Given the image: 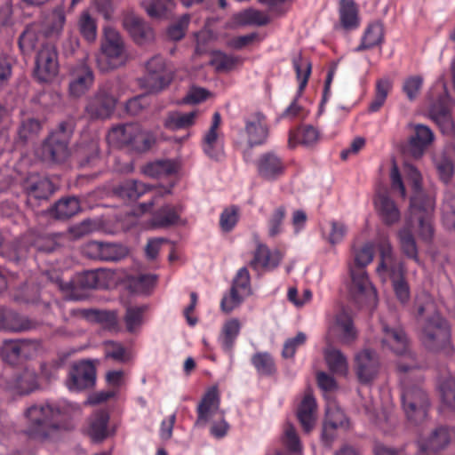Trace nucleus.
<instances>
[{"instance_id":"obj_1","label":"nucleus","mask_w":455,"mask_h":455,"mask_svg":"<svg viewBox=\"0 0 455 455\" xmlns=\"http://www.w3.org/2000/svg\"><path fill=\"white\" fill-rule=\"evenodd\" d=\"M80 414V406L66 399L34 404L25 411L28 424L24 433L31 439L43 441L57 430L72 429Z\"/></svg>"},{"instance_id":"obj_2","label":"nucleus","mask_w":455,"mask_h":455,"mask_svg":"<svg viewBox=\"0 0 455 455\" xmlns=\"http://www.w3.org/2000/svg\"><path fill=\"white\" fill-rule=\"evenodd\" d=\"M354 261L349 265L352 278L351 295L361 305H368L374 307L377 305V291L370 282L365 267L369 265L374 257V246L365 243L359 249H354Z\"/></svg>"},{"instance_id":"obj_3","label":"nucleus","mask_w":455,"mask_h":455,"mask_svg":"<svg viewBox=\"0 0 455 455\" xmlns=\"http://www.w3.org/2000/svg\"><path fill=\"white\" fill-rule=\"evenodd\" d=\"M404 171L412 183L414 194L411 198V220L416 219L420 227L419 235L428 239L433 233V212L435 199L421 190V174L411 164H405Z\"/></svg>"},{"instance_id":"obj_4","label":"nucleus","mask_w":455,"mask_h":455,"mask_svg":"<svg viewBox=\"0 0 455 455\" xmlns=\"http://www.w3.org/2000/svg\"><path fill=\"white\" fill-rule=\"evenodd\" d=\"M379 251L380 260L376 269L378 275L383 281L391 279L397 299L401 303H406L410 299V288L404 278L403 264L395 257L393 247L387 239L380 241Z\"/></svg>"},{"instance_id":"obj_5","label":"nucleus","mask_w":455,"mask_h":455,"mask_svg":"<svg viewBox=\"0 0 455 455\" xmlns=\"http://www.w3.org/2000/svg\"><path fill=\"white\" fill-rule=\"evenodd\" d=\"M432 313L422 323L420 339L430 350H440L450 344V330L444 319L435 311L434 303L428 295H425V304L418 305V314Z\"/></svg>"},{"instance_id":"obj_6","label":"nucleus","mask_w":455,"mask_h":455,"mask_svg":"<svg viewBox=\"0 0 455 455\" xmlns=\"http://www.w3.org/2000/svg\"><path fill=\"white\" fill-rule=\"evenodd\" d=\"M108 141L118 148L126 147L135 152L148 151L155 140L138 124H126L113 127L108 134Z\"/></svg>"},{"instance_id":"obj_7","label":"nucleus","mask_w":455,"mask_h":455,"mask_svg":"<svg viewBox=\"0 0 455 455\" xmlns=\"http://www.w3.org/2000/svg\"><path fill=\"white\" fill-rule=\"evenodd\" d=\"M75 128L71 120L63 121L44 140L41 147L43 160L53 163L64 162L68 155V143Z\"/></svg>"},{"instance_id":"obj_8","label":"nucleus","mask_w":455,"mask_h":455,"mask_svg":"<svg viewBox=\"0 0 455 455\" xmlns=\"http://www.w3.org/2000/svg\"><path fill=\"white\" fill-rule=\"evenodd\" d=\"M383 337L381 343L395 355L407 360V363L398 362L397 370L400 373H406L418 367L414 354L411 353L406 334L401 329L389 328L382 323Z\"/></svg>"},{"instance_id":"obj_9","label":"nucleus","mask_w":455,"mask_h":455,"mask_svg":"<svg viewBox=\"0 0 455 455\" xmlns=\"http://www.w3.org/2000/svg\"><path fill=\"white\" fill-rule=\"evenodd\" d=\"M293 69L296 74V79L299 83L298 90L293 100L282 113V118H305L307 111L304 107L298 103L299 99L302 96L312 72V64L307 58L301 53L294 55L291 59Z\"/></svg>"},{"instance_id":"obj_10","label":"nucleus","mask_w":455,"mask_h":455,"mask_svg":"<svg viewBox=\"0 0 455 455\" xmlns=\"http://www.w3.org/2000/svg\"><path fill=\"white\" fill-rule=\"evenodd\" d=\"M402 404L409 420L419 422L426 418L428 407L427 394L419 384L411 385L406 377L401 378Z\"/></svg>"},{"instance_id":"obj_11","label":"nucleus","mask_w":455,"mask_h":455,"mask_svg":"<svg viewBox=\"0 0 455 455\" xmlns=\"http://www.w3.org/2000/svg\"><path fill=\"white\" fill-rule=\"evenodd\" d=\"M146 73L142 78V86L153 93L165 90L173 79V71L168 68L164 58L160 55L152 57L146 63Z\"/></svg>"},{"instance_id":"obj_12","label":"nucleus","mask_w":455,"mask_h":455,"mask_svg":"<svg viewBox=\"0 0 455 455\" xmlns=\"http://www.w3.org/2000/svg\"><path fill=\"white\" fill-rule=\"evenodd\" d=\"M113 92L114 84L107 82L99 87L92 97L88 99L85 113L91 119H107L111 116L117 102Z\"/></svg>"},{"instance_id":"obj_13","label":"nucleus","mask_w":455,"mask_h":455,"mask_svg":"<svg viewBox=\"0 0 455 455\" xmlns=\"http://www.w3.org/2000/svg\"><path fill=\"white\" fill-rule=\"evenodd\" d=\"M251 293V276L246 267H241L235 274L228 294L220 301V308L228 314L238 307Z\"/></svg>"},{"instance_id":"obj_14","label":"nucleus","mask_w":455,"mask_h":455,"mask_svg":"<svg viewBox=\"0 0 455 455\" xmlns=\"http://www.w3.org/2000/svg\"><path fill=\"white\" fill-rule=\"evenodd\" d=\"M324 360L332 373L341 371V315L337 314L325 337Z\"/></svg>"},{"instance_id":"obj_15","label":"nucleus","mask_w":455,"mask_h":455,"mask_svg":"<svg viewBox=\"0 0 455 455\" xmlns=\"http://www.w3.org/2000/svg\"><path fill=\"white\" fill-rule=\"evenodd\" d=\"M221 116L219 112H215L210 128L203 136L201 148L203 152L211 160L220 162L225 156V140L224 134L220 132Z\"/></svg>"},{"instance_id":"obj_16","label":"nucleus","mask_w":455,"mask_h":455,"mask_svg":"<svg viewBox=\"0 0 455 455\" xmlns=\"http://www.w3.org/2000/svg\"><path fill=\"white\" fill-rule=\"evenodd\" d=\"M127 247L109 242L89 241L83 247V253L91 259L119 261L128 255Z\"/></svg>"},{"instance_id":"obj_17","label":"nucleus","mask_w":455,"mask_h":455,"mask_svg":"<svg viewBox=\"0 0 455 455\" xmlns=\"http://www.w3.org/2000/svg\"><path fill=\"white\" fill-rule=\"evenodd\" d=\"M96 368L88 360L74 363L68 372L66 386L70 391H82L94 386Z\"/></svg>"},{"instance_id":"obj_18","label":"nucleus","mask_w":455,"mask_h":455,"mask_svg":"<svg viewBox=\"0 0 455 455\" xmlns=\"http://www.w3.org/2000/svg\"><path fill=\"white\" fill-rule=\"evenodd\" d=\"M453 105L452 100L447 94H443L429 107L430 119L438 125L443 134L451 135L455 132V123L451 116Z\"/></svg>"},{"instance_id":"obj_19","label":"nucleus","mask_w":455,"mask_h":455,"mask_svg":"<svg viewBox=\"0 0 455 455\" xmlns=\"http://www.w3.org/2000/svg\"><path fill=\"white\" fill-rule=\"evenodd\" d=\"M59 72L57 52L53 45L46 44L37 52L35 76L40 82L52 81Z\"/></svg>"},{"instance_id":"obj_20","label":"nucleus","mask_w":455,"mask_h":455,"mask_svg":"<svg viewBox=\"0 0 455 455\" xmlns=\"http://www.w3.org/2000/svg\"><path fill=\"white\" fill-rule=\"evenodd\" d=\"M60 237L59 234L29 231L19 240V248L27 250L26 256L32 249L37 252L49 253L60 247Z\"/></svg>"},{"instance_id":"obj_21","label":"nucleus","mask_w":455,"mask_h":455,"mask_svg":"<svg viewBox=\"0 0 455 455\" xmlns=\"http://www.w3.org/2000/svg\"><path fill=\"white\" fill-rule=\"evenodd\" d=\"M244 131L251 148L265 144L269 135V126L266 116L261 112L250 115L244 120Z\"/></svg>"},{"instance_id":"obj_22","label":"nucleus","mask_w":455,"mask_h":455,"mask_svg":"<svg viewBox=\"0 0 455 455\" xmlns=\"http://www.w3.org/2000/svg\"><path fill=\"white\" fill-rule=\"evenodd\" d=\"M258 175L267 181H274L284 174L285 164L282 157L274 152L261 154L256 161Z\"/></svg>"},{"instance_id":"obj_23","label":"nucleus","mask_w":455,"mask_h":455,"mask_svg":"<svg viewBox=\"0 0 455 455\" xmlns=\"http://www.w3.org/2000/svg\"><path fill=\"white\" fill-rule=\"evenodd\" d=\"M378 355L371 349H363L355 356V371L361 383H370L379 371Z\"/></svg>"},{"instance_id":"obj_24","label":"nucleus","mask_w":455,"mask_h":455,"mask_svg":"<svg viewBox=\"0 0 455 455\" xmlns=\"http://www.w3.org/2000/svg\"><path fill=\"white\" fill-rule=\"evenodd\" d=\"M283 259V255L278 250L271 251L266 244L258 243L250 267L257 272L272 271L276 268Z\"/></svg>"},{"instance_id":"obj_25","label":"nucleus","mask_w":455,"mask_h":455,"mask_svg":"<svg viewBox=\"0 0 455 455\" xmlns=\"http://www.w3.org/2000/svg\"><path fill=\"white\" fill-rule=\"evenodd\" d=\"M415 226L418 228L419 236L425 242H430L433 238L434 232L428 239H424L419 235L420 227L419 221L416 219H414L412 221L411 220V209L409 210V217L407 219L406 225L398 232V240L403 253L408 258L413 259L416 262H419L418 248L415 238L411 232V228Z\"/></svg>"},{"instance_id":"obj_26","label":"nucleus","mask_w":455,"mask_h":455,"mask_svg":"<svg viewBox=\"0 0 455 455\" xmlns=\"http://www.w3.org/2000/svg\"><path fill=\"white\" fill-rule=\"evenodd\" d=\"M220 396L217 386L209 387L199 402L196 413L197 419L195 425L197 427L205 426L210 418L220 409Z\"/></svg>"},{"instance_id":"obj_27","label":"nucleus","mask_w":455,"mask_h":455,"mask_svg":"<svg viewBox=\"0 0 455 455\" xmlns=\"http://www.w3.org/2000/svg\"><path fill=\"white\" fill-rule=\"evenodd\" d=\"M92 70L84 63L78 64L72 70V80L69 83V93L75 98L84 95L93 84Z\"/></svg>"},{"instance_id":"obj_28","label":"nucleus","mask_w":455,"mask_h":455,"mask_svg":"<svg viewBox=\"0 0 455 455\" xmlns=\"http://www.w3.org/2000/svg\"><path fill=\"white\" fill-rule=\"evenodd\" d=\"M317 403L310 391H307L298 405L297 419L305 433H310L315 425Z\"/></svg>"},{"instance_id":"obj_29","label":"nucleus","mask_w":455,"mask_h":455,"mask_svg":"<svg viewBox=\"0 0 455 455\" xmlns=\"http://www.w3.org/2000/svg\"><path fill=\"white\" fill-rule=\"evenodd\" d=\"M150 190V187L136 180H125L112 188V194L124 203L137 201Z\"/></svg>"},{"instance_id":"obj_30","label":"nucleus","mask_w":455,"mask_h":455,"mask_svg":"<svg viewBox=\"0 0 455 455\" xmlns=\"http://www.w3.org/2000/svg\"><path fill=\"white\" fill-rule=\"evenodd\" d=\"M123 25L137 44H143L154 37L152 28L134 14L125 15Z\"/></svg>"},{"instance_id":"obj_31","label":"nucleus","mask_w":455,"mask_h":455,"mask_svg":"<svg viewBox=\"0 0 455 455\" xmlns=\"http://www.w3.org/2000/svg\"><path fill=\"white\" fill-rule=\"evenodd\" d=\"M101 51L111 60H123L125 57L124 42L117 30L111 27L104 28Z\"/></svg>"},{"instance_id":"obj_32","label":"nucleus","mask_w":455,"mask_h":455,"mask_svg":"<svg viewBox=\"0 0 455 455\" xmlns=\"http://www.w3.org/2000/svg\"><path fill=\"white\" fill-rule=\"evenodd\" d=\"M413 135L411 136L409 140V147L411 154L414 157H420L424 154L428 146L432 144L435 140L433 131L425 124H412Z\"/></svg>"},{"instance_id":"obj_33","label":"nucleus","mask_w":455,"mask_h":455,"mask_svg":"<svg viewBox=\"0 0 455 455\" xmlns=\"http://www.w3.org/2000/svg\"><path fill=\"white\" fill-rule=\"evenodd\" d=\"M36 323L26 316L6 308H0V330L8 331H25L35 329Z\"/></svg>"},{"instance_id":"obj_34","label":"nucleus","mask_w":455,"mask_h":455,"mask_svg":"<svg viewBox=\"0 0 455 455\" xmlns=\"http://www.w3.org/2000/svg\"><path fill=\"white\" fill-rule=\"evenodd\" d=\"M30 345L26 339H6L0 347V357L9 364H15L20 358L29 355Z\"/></svg>"},{"instance_id":"obj_35","label":"nucleus","mask_w":455,"mask_h":455,"mask_svg":"<svg viewBox=\"0 0 455 455\" xmlns=\"http://www.w3.org/2000/svg\"><path fill=\"white\" fill-rule=\"evenodd\" d=\"M451 430L444 427L435 428L427 437L419 441V449L426 453H435L444 449L451 441Z\"/></svg>"},{"instance_id":"obj_36","label":"nucleus","mask_w":455,"mask_h":455,"mask_svg":"<svg viewBox=\"0 0 455 455\" xmlns=\"http://www.w3.org/2000/svg\"><path fill=\"white\" fill-rule=\"evenodd\" d=\"M24 188L28 196L36 199H47L55 191V187L50 179L38 175L29 176Z\"/></svg>"},{"instance_id":"obj_37","label":"nucleus","mask_w":455,"mask_h":455,"mask_svg":"<svg viewBox=\"0 0 455 455\" xmlns=\"http://www.w3.org/2000/svg\"><path fill=\"white\" fill-rule=\"evenodd\" d=\"M180 206L165 204L152 214L150 226L154 228L174 226L180 220Z\"/></svg>"},{"instance_id":"obj_38","label":"nucleus","mask_w":455,"mask_h":455,"mask_svg":"<svg viewBox=\"0 0 455 455\" xmlns=\"http://www.w3.org/2000/svg\"><path fill=\"white\" fill-rule=\"evenodd\" d=\"M375 205L381 220L387 225L396 223L400 220V211L395 202L386 194L379 192Z\"/></svg>"},{"instance_id":"obj_39","label":"nucleus","mask_w":455,"mask_h":455,"mask_svg":"<svg viewBox=\"0 0 455 455\" xmlns=\"http://www.w3.org/2000/svg\"><path fill=\"white\" fill-rule=\"evenodd\" d=\"M340 426L341 418L339 411L335 413L331 408H328L323 422L321 435L322 442L325 446L331 447L338 438Z\"/></svg>"},{"instance_id":"obj_40","label":"nucleus","mask_w":455,"mask_h":455,"mask_svg":"<svg viewBox=\"0 0 455 455\" xmlns=\"http://www.w3.org/2000/svg\"><path fill=\"white\" fill-rule=\"evenodd\" d=\"M44 36L37 24L28 25L19 37V46L24 54L34 52L38 45H44Z\"/></svg>"},{"instance_id":"obj_41","label":"nucleus","mask_w":455,"mask_h":455,"mask_svg":"<svg viewBox=\"0 0 455 455\" xmlns=\"http://www.w3.org/2000/svg\"><path fill=\"white\" fill-rule=\"evenodd\" d=\"M384 42V25L380 20L370 22L355 51H363L380 45Z\"/></svg>"},{"instance_id":"obj_42","label":"nucleus","mask_w":455,"mask_h":455,"mask_svg":"<svg viewBox=\"0 0 455 455\" xmlns=\"http://www.w3.org/2000/svg\"><path fill=\"white\" fill-rule=\"evenodd\" d=\"M240 330V322L235 318L230 319L223 324L218 341L226 354L232 353Z\"/></svg>"},{"instance_id":"obj_43","label":"nucleus","mask_w":455,"mask_h":455,"mask_svg":"<svg viewBox=\"0 0 455 455\" xmlns=\"http://www.w3.org/2000/svg\"><path fill=\"white\" fill-rule=\"evenodd\" d=\"M198 114L196 110L188 113L172 111L165 117L164 125L166 129L172 131L188 129L196 124Z\"/></svg>"},{"instance_id":"obj_44","label":"nucleus","mask_w":455,"mask_h":455,"mask_svg":"<svg viewBox=\"0 0 455 455\" xmlns=\"http://www.w3.org/2000/svg\"><path fill=\"white\" fill-rule=\"evenodd\" d=\"M43 127L44 122L37 118L28 117L23 119L18 128L19 140L24 144L36 141Z\"/></svg>"},{"instance_id":"obj_45","label":"nucleus","mask_w":455,"mask_h":455,"mask_svg":"<svg viewBox=\"0 0 455 455\" xmlns=\"http://www.w3.org/2000/svg\"><path fill=\"white\" fill-rule=\"evenodd\" d=\"M361 23L359 5L355 0H343V32L357 30L361 27Z\"/></svg>"},{"instance_id":"obj_46","label":"nucleus","mask_w":455,"mask_h":455,"mask_svg":"<svg viewBox=\"0 0 455 455\" xmlns=\"http://www.w3.org/2000/svg\"><path fill=\"white\" fill-rule=\"evenodd\" d=\"M80 202L76 196L59 200L52 208V215L58 220H67L80 212Z\"/></svg>"},{"instance_id":"obj_47","label":"nucleus","mask_w":455,"mask_h":455,"mask_svg":"<svg viewBox=\"0 0 455 455\" xmlns=\"http://www.w3.org/2000/svg\"><path fill=\"white\" fill-rule=\"evenodd\" d=\"M65 21L66 16L63 8L60 6L54 8L44 20V36L47 37L59 36L63 29Z\"/></svg>"},{"instance_id":"obj_48","label":"nucleus","mask_w":455,"mask_h":455,"mask_svg":"<svg viewBox=\"0 0 455 455\" xmlns=\"http://www.w3.org/2000/svg\"><path fill=\"white\" fill-rule=\"evenodd\" d=\"M251 363L259 376L270 377L275 374L276 366L273 356L268 352H257Z\"/></svg>"},{"instance_id":"obj_49","label":"nucleus","mask_w":455,"mask_h":455,"mask_svg":"<svg viewBox=\"0 0 455 455\" xmlns=\"http://www.w3.org/2000/svg\"><path fill=\"white\" fill-rule=\"evenodd\" d=\"M318 140V132L312 125L299 127L295 131H291L289 135V145L294 147L297 144L311 146Z\"/></svg>"},{"instance_id":"obj_50","label":"nucleus","mask_w":455,"mask_h":455,"mask_svg":"<svg viewBox=\"0 0 455 455\" xmlns=\"http://www.w3.org/2000/svg\"><path fill=\"white\" fill-rule=\"evenodd\" d=\"M108 421L109 416L107 412L100 411L93 416L90 423L88 434L94 442H101L108 437Z\"/></svg>"},{"instance_id":"obj_51","label":"nucleus","mask_w":455,"mask_h":455,"mask_svg":"<svg viewBox=\"0 0 455 455\" xmlns=\"http://www.w3.org/2000/svg\"><path fill=\"white\" fill-rule=\"evenodd\" d=\"M242 63L243 59L241 57L228 54L221 51L214 52L211 59V65L214 67L218 72L230 71Z\"/></svg>"},{"instance_id":"obj_52","label":"nucleus","mask_w":455,"mask_h":455,"mask_svg":"<svg viewBox=\"0 0 455 455\" xmlns=\"http://www.w3.org/2000/svg\"><path fill=\"white\" fill-rule=\"evenodd\" d=\"M286 214L287 209L284 205H279L272 211L267 221L269 237H275L283 232Z\"/></svg>"},{"instance_id":"obj_53","label":"nucleus","mask_w":455,"mask_h":455,"mask_svg":"<svg viewBox=\"0 0 455 455\" xmlns=\"http://www.w3.org/2000/svg\"><path fill=\"white\" fill-rule=\"evenodd\" d=\"M148 15L151 18H167L175 5L173 0H151L143 3Z\"/></svg>"},{"instance_id":"obj_54","label":"nucleus","mask_w":455,"mask_h":455,"mask_svg":"<svg viewBox=\"0 0 455 455\" xmlns=\"http://www.w3.org/2000/svg\"><path fill=\"white\" fill-rule=\"evenodd\" d=\"M147 309L148 307L145 305L127 307L124 315V323L129 332H134L141 326L144 314Z\"/></svg>"},{"instance_id":"obj_55","label":"nucleus","mask_w":455,"mask_h":455,"mask_svg":"<svg viewBox=\"0 0 455 455\" xmlns=\"http://www.w3.org/2000/svg\"><path fill=\"white\" fill-rule=\"evenodd\" d=\"M433 161L440 179L445 183L450 181L454 173L452 160L445 152H441L434 156Z\"/></svg>"},{"instance_id":"obj_56","label":"nucleus","mask_w":455,"mask_h":455,"mask_svg":"<svg viewBox=\"0 0 455 455\" xmlns=\"http://www.w3.org/2000/svg\"><path fill=\"white\" fill-rule=\"evenodd\" d=\"M238 23L242 25L265 26L269 23L267 14L255 9H247L236 16Z\"/></svg>"},{"instance_id":"obj_57","label":"nucleus","mask_w":455,"mask_h":455,"mask_svg":"<svg viewBox=\"0 0 455 455\" xmlns=\"http://www.w3.org/2000/svg\"><path fill=\"white\" fill-rule=\"evenodd\" d=\"M176 172L174 164L169 160L149 163L144 167V173L148 176L158 178L167 176Z\"/></svg>"},{"instance_id":"obj_58","label":"nucleus","mask_w":455,"mask_h":455,"mask_svg":"<svg viewBox=\"0 0 455 455\" xmlns=\"http://www.w3.org/2000/svg\"><path fill=\"white\" fill-rule=\"evenodd\" d=\"M78 27L81 35L87 42L92 43L95 41L97 37V23L88 12H84L81 14Z\"/></svg>"},{"instance_id":"obj_59","label":"nucleus","mask_w":455,"mask_h":455,"mask_svg":"<svg viewBox=\"0 0 455 455\" xmlns=\"http://www.w3.org/2000/svg\"><path fill=\"white\" fill-rule=\"evenodd\" d=\"M36 375L29 371H24L14 379L13 389L19 395H27L36 388Z\"/></svg>"},{"instance_id":"obj_60","label":"nucleus","mask_w":455,"mask_h":455,"mask_svg":"<svg viewBox=\"0 0 455 455\" xmlns=\"http://www.w3.org/2000/svg\"><path fill=\"white\" fill-rule=\"evenodd\" d=\"M71 284L74 288L96 289L100 286V282L96 271L88 270L77 274L72 280Z\"/></svg>"},{"instance_id":"obj_61","label":"nucleus","mask_w":455,"mask_h":455,"mask_svg":"<svg viewBox=\"0 0 455 455\" xmlns=\"http://www.w3.org/2000/svg\"><path fill=\"white\" fill-rule=\"evenodd\" d=\"M439 388L443 402L455 410V378L448 376L440 379Z\"/></svg>"},{"instance_id":"obj_62","label":"nucleus","mask_w":455,"mask_h":455,"mask_svg":"<svg viewBox=\"0 0 455 455\" xmlns=\"http://www.w3.org/2000/svg\"><path fill=\"white\" fill-rule=\"evenodd\" d=\"M307 341V335L304 332H298L293 338L286 339L282 350V356L285 359L293 358L299 347Z\"/></svg>"},{"instance_id":"obj_63","label":"nucleus","mask_w":455,"mask_h":455,"mask_svg":"<svg viewBox=\"0 0 455 455\" xmlns=\"http://www.w3.org/2000/svg\"><path fill=\"white\" fill-rule=\"evenodd\" d=\"M442 212L443 225L446 228L455 231V197L446 196Z\"/></svg>"},{"instance_id":"obj_64","label":"nucleus","mask_w":455,"mask_h":455,"mask_svg":"<svg viewBox=\"0 0 455 455\" xmlns=\"http://www.w3.org/2000/svg\"><path fill=\"white\" fill-rule=\"evenodd\" d=\"M423 77L421 76H411L404 79L403 84V92L410 100H414L422 87Z\"/></svg>"}]
</instances>
